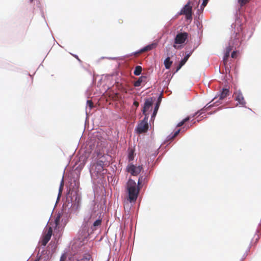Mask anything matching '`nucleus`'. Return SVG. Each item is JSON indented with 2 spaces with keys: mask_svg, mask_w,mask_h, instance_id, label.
<instances>
[{
  "mask_svg": "<svg viewBox=\"0 0 261 261\" xmlns=\"http://www.w3.org/2000/svg\"><path fill=\"white\" fill-rule=\"evenodd\" d=\"M140 186L132 179H129L126 183V189L128 194V201L130 203H135L140 190Z\"/></svg>",
  "mask_w": 261,
  "mask_h": 261,
  "instance_id": "nucleus-1",
  "label": "nucleus"
},
{
  "mask_svg": "<svg viewBox=\"0 0 261 261\" xmlns=\"http://www.w3.org/2000/svg\"><path fill=\"white\" fill-rule=\"evenodd\" d=\"M152 105L153 100L152 98L145 99L142 109V113L145 117L147 116V118H149V112L152 110Z\"/></svg>",
  "mask_w": 261,
  "mask_h": 261,
  "instance_id": "nucleus-2",
  "label": "nucleus"
},
{
  "mask_svg": "<svg viewBox=\"0 0 261 261\" xmlns=\"http://www.w3.org/2000/svg\"><path fill=\"white\" fill-rule=\"evenodd\" d=\"M147 116L145 117L138 124L136 130L139 134H142L146 132L148 129Z\"/></svg>",
  "mask_w": 261,
  "mask_h": 261,
  "instance_id": "nucleus-3",
  "label": "nucleus"
},
{
  "mask_svg": "<svg viewBox=\"0 0 261 261\" xmlns=\"http://www.w3.org/2000/svg\"><path fill=\"white\" fill-rule=\"evenodd\" d=\"M188 34L186 32L178 33L174 39V44L173 47L176 48L175 44H180L185 43L187 39Z\"/></svg>",
  "mask_w": 261,
  "mask_h": 261,
  "instance_id": "nucleus-4",
  "label": "nucleus"
},
{
  "mask_svg": "<svg viewBox=\"0 0 261 261\" xmlns=\"http://www.w3.org/2000/svg\"><path fill=\"white\" fill-rule=\"evenodd\" d=\"M192 6H190V2H189L181 10L180 14L185 15L187 19H192Z\"/></svg>",
  "mask_w": 261,
  "mask_h": 261,
  "instance_id": "nucleus-5",
  "label": "nucleus"
},
{
  "mask_svg": "<svg viewBox=\"0 0 261 261\" xmlns=\"http://www.w3.org/2000/svg\"><path fill=\"white\" fill-rule=\"evenodd\" d=\"M143 169L141 166H136L133 164H129L127 166V171L131 174L133 176L138 175Z\"/></svg>",
  "mask_w": 261,
  "mask_h": 261,
  "instance_id": "nucleus-6",
  "label": "nucleus"
},
{
  "mask_svg": "<svg viewBox=\"0 0 261 261\" xmlns=\"http://www.w3.org/2000/svg\"><path fill=\"white\" fill-rule=\"evenodd\" d=\"M53 234V229L51 227H49L47 228V231L46 233L43 236L41 243V245L43 246H45L48 241L50 240L51 237Z\"/></svg>",
  "mask_w": 261,
  "mask_h": 261,
  "instance_id": "nucleus-7",
  "label": "nucleus"
},
{
  "mask_svg": "<svg viewBox=\"0 0 261 261\" xmlns=\"http://www.w3.org/2000/svg\"><path fill=\"white\" fill-rule=\"evenodd\" d=\"M234 95L236 100L238 101L240 105L244 106L246 104L243 94L240 91L235 92Z\"/></svg>",
  "mask_w": 261,
  "mask_h": 261,
  "instance_id": "nucleus-8",
  "label": "nucleus"
},
{
  "mask_svg": "<svg viewBox=\"0 0 261 261\" xmlns=\"http://www.w3.org/2000/svg\"><path fill=\"white\" fill-rule=\"evenodd\" d=\"M229 94V90L227 88H223L220 94L218 96L219 100H223Z\"/></svg>",
  "mask_w": 261,
  "mask_h": 261,
  "instance_id": "nucleus-9",
  "label": "nucleus"
},
{
  "mask_svg": "<svg viewBox=\"0 0 261 261\" xmlns=\"http://www.w3.org/2000/svg\"><path fill=\"white\" fill-rule=\"evenodd\" d=\"M147 77L146 76H144V75H142L141 76H140L138 80L136 81L134 84V85L135 87H139L140 86H141V84L142 83H146L147 82Z\"/></svg>",
  "mask_w": 261,
  "mask_h": 261,
  "instance_id": "nucleus-10",
  "label": "nucleus"
},
{
  "mask_svg": "<svg viewBox=\"0 0 261 261\" xmlns=\"http://www.w3.org/2000/svg\"><path fill=\"white\" fill-rule=\"evenodd\" d=\"M191 55V53L188 54L184 58V59H182L181 60V61L180 62L178 66L177 67V69L176 70V72L177 71H178L181 68V67L185 64V63H186V62L188 61V59L190 57Z\"/></svg>",
  "mask_w": 261,
  "mask_h": 261,
  "instance_id": "nucleus-11",
  "label": "nucleus"
},
{
  "mask_svg": "<svg viewBox=\"0 0 261 261\" xmlns=\"http://www.w3.org/2000/svg\"><path fill=\"white\" fill-rule=\"evenodd\" d=\"M198 113H199V112H197L195 113V114L190 115V116H188L186 118L184 119L181 122H179L177 124V127H180V126H182L186 122L188 121L191 118H194Z\"/></svg>",
  "mask_w": 261,
  "mask_h": 261,
  "instance_id": "nucleus-12",
  "label": "nucleus"
},
{
  "mask_svg": "<svg viewBox=\"0 0 261 261\" xmlns=\"http://www.w3.org/2000/svg\"><path fill=\"white\" fill-rule=\"evenodd\" d=\"M156 45H157V44L155 43H151V44H149V45L146 46L145 47H143L141 49V52H145V51H149V50H152V49L155 48Z\"/></svg>",
  "mask_w": 261,
  "mask_h": 261,
  "instance_id": "nucleus-13",
  "label": "nucleus"
},
{
  "mask_svg": "<svg viewBox=\"0 0 261 261\" xmlns=\"http://www.w3.org/2000/svg\"><path fill=\"white\" fill-rule=\"evenodd\" d=\"M180 129H179L176 130L173 134L169 135L167 138V141H169L173 140L179 133Z\"/></svg>",
  "mask_w": 261,
  "mask_h": 261,
  "instance_id": "nucleus-14",
  "label": "nucleus"
},
{
  "mask_svg": "<svg viewBox=\"0 0 261 261\" xmlns=\"http://www.w3.org/2000/svg\"><path fill=\"white\" fill-rule=\"evenodd\" d=\"M147 181V176H140L138 179V184L139 186H141L142 184H144V183Z\"/></svg>",
  "mask_w": 261,
  "mask_h": 261,
  "instance_id": "nucleus-15",
  "label": "nucleus"
},
{
  "mask_svg": "<svg viewBox=\"0 0 261 261\" xmlns=\"http://www.w3.org/2000/svg\"><path fill=\"white\" fill-rule=\"evenodd\" d=\"M164 65L165 68L167 69H169L172 64V61H170V59L169 57H167L164 62Z\"/></svg>",
  "mask_w": 261,
  "mask_h": 261,
  "instance_id": "nucleus-16",
  "label": "nucleus"
},
{
  "mask_svg": "<svg viewBox=\"0 0 261 261\" xmlns=\"http://www.w3.org/2000/svg\"><path fill=\"white\" fill-rule=\"evenodd\" d=\"M101 220L100 219L96 220L93 223L92 229L93 230H96L97 226L101 225Z\"/></svg>",
  "mask_w": 261,
  "mask_h": 261,
  "instance_id": "nucleus-17",
  "label": "nucleus"
},
{
  "mask_svg": "<svg viewBox=\"0 0 261 261\" xmlns=\"http://www.w3.org/2000/svg\"><path fill=\"white\" fill-rule=\"evenodd\" d=\"M95 218V217L94 216L93 214H91L89 216H87L84 219V222L86 223V224L88 225L89 223H91V220H93Z\"/></svg>",
  "mask_w": 261,
  "mask_h": 261,
  "instance_id": "nucleus-18",
  "label": "nucleus"
},
{
  "mask_svg": "<svg viewBox=\"0 0 261 261\" xmlns=\"http://www.w3.org/2000/svg\"><path fill=\"white\" fill-rule=\"evenodd\" d=\"M132 203H130L129 201H128V198L126 201L124 202V208L125 211L129 212Z\"/></svg>",
  "mask_w": 261,
  "mask_h": 261,
  "instance_id": "nucleus-19",
  "label": "nucleus"
},
{
  "mask_svg": "<svg viewBox=\"0 0 261 261\" xmlns=\"http://www.w3.org/2000/svg\"><path fill=\"white\" fill-rule=\"evenodd\" d=\"M142 68L140 66H137L134 70V74L135 75H139L141 73Z\"/></svg>",
  "mask_w": 261,
  "mask_h": 261,
  "instance_id": "nucleus-20",
  "label": "nucleus"
},
{
  "mask_svg": "<svg viewBox=\"0 0 261 261\" xmlns=\"http://www.w3.org/2000/svg\"><path fill=\"white\" fill-rule=\"evenodd\" d=\"M91 256L89 254H85L83 257L80 259H77L76 261H89Z\"/></svg>",
  "mask_w": 261,
  "mask_h": 261,
  "instance_id": "nucleus-21",
  "label": "nucleus"
},
{
  "mask_svg": "<svg viewBox=\"0 0 261 261\" xmlns=\"http://www.w3.org/2000/svg\"><path fill=\"white\" fill-rule=\"evenodd\" d=\"M229 54H230V53L225 51V55L223 57V63L225 65L227 63L228 59L229 57Z\"/></svg>",
  "mask_w": 261,
  "mask_h": 261,
  "instance_id": "nucleus-22",
  "label": "nucleus"
},
{
  "mask_svg": "<svg viewBox=\"0 0 261 261\" xmlns=\"http://www.w3.org/2000/svg\"><path fill=\"white\" fill-rule=\"evenodd\" d=\"M159 104L156 103V106H155V107L154 108V111H153V114H152V115L151 116V118H152L156 116L157 112H158V109H159Z\"/></svg>",
  "mask_w": 261,
  "mask_h": 261,
  "instance_id": "nucleus-23",
  "label": "nucleus"
},
{
  "mask_svg": "<svg viewBox=\"0 0 261 261\" xmlns=\"http://www.w3.org/2000/svg\"><path fill=\"white\" fill-rule=\"evenodd\" d=\"M233 47V43H229V45L226 48V52L230 53Z\"/></svg>",
  "mask_w": 261,
  "mask_h": 261,
  "instance_id": "nucleus-24",
  "label": "nucleus"
},
{
  "mask_svg": "<svg viewBox=\"0 0 261 261\" xmlns=\"http://www.w3.org/2000/svg\"><path fill=\"white\" fill-rule=\"evenodd\" d=\"M249 0H238V3L241 6H243L248 3Z\"/></svg>",
  "mask_w": 261,
  "mask_h": 261,
  "instance_id": "nucleus-25",
  "label": "nucleus"
},
{
  "mask_svg": "<svg viewBox=\"0 0 261 261\" xmlns=\"http://www.w3.org/2000/svg\"><path fill=\"white\" fill-rule=\"evenodd\" d=\"M87 105L89 107L90 109L91 110L92 108H93V103L92 100H88L87 101Z\"/></svg>",
  "mask_w": 261,
  "mask_h": 261,
  "instance_id": "nucleus-26",
  "label": "nucleus"
},
{
  "mask_svg": "<svg viewBox=\"0 0 261 261\" xmlns=\"http://www.w3.org/2000/svg\"><path fill=\"white\" fill-rule=\"evenodd\" d=\"M60 216H58L55 219V223H56V226H57L59 223H60Z\"/></svg>",
  "mask_w": 261,
  "mask_h": 261,
  "instance_id": "nucleus-27",
  "label": "nucleus"
},
{
  "mask_svg": "<svg viewBox=\"0 0 261 261\" xmlns=\"http://www.w3.org/2000/svg\"><path fill=\"white\" fill-rule=\"evenodd\" d=\"M208 1V0H203V1L202 2V5H201V7H203V8L205 6H206V5L207 4Z\"/></svg>",
  "mask_w": 261,
  "mask_h": 261,
  "instance_id": "nucleus-28",
  "label": "nucleus"
},
{
  "mask_svg": "<svg viewBox=\"0 0 261 261\" xmlns=\"http://www.w3.org/2000/svg\"><path fill=\"white\" fill-rule=\"evenodd\" d=\"M231 57L232 58H236L237 57V51H233L231 55Z\"/></svg>",
  "mask_w": 261,
  "mask_h": 261,
  "instance_id": "nucleus-29",
  "label": "nucleus"
},
{
  "mask_svg": "<svg viewBox=\"0 0 261 261\" xmlns=\"http://www.w3.org/2000/svg\"><path fill=\"white\" fill-rule=\"evenodd\" d=\"M63 187V180H62L61 184L60 185V189H59V194L62 192Z\"/></svg>",
  "mask_w": 261,
  "mask_h": 261,
  "instance_id": "nucleus-30",
  "label": "nucleus"
},
{
  "mask_svg": "<svg viewBox=\"0 0 261 261\" xmlns=\"http://www.w3.org/2000/svg\"><path fill=\"white\" fill-rule=\"evenodd\" d=\"M128 159H129V161H132L134 159L133 153L129 154Z\"/></svg>",
  "mask_w": 261,
  "mask_h": 261,
  "instance_id": "nucleus-31",
  "label": "nucleus"
},
{
  "mask_svg": "<svg viewBox=\"0 0 261 261\" xmlns=\"http://www.w3.org/2000/svg\"><path fill=\"white\" fill-rule=\"evenodd\" d=\"M134 105L136 107H138L139 105V103L138 101H135L134 102Z\"/></svg>",
  "mask_w": 261,
  "mask_h": 261,
  "instance_id": "nucleus-32",
  "label": "nucleus"
},
{
  "mask_svg": "<svg viewBox=\"0 0 261 261\" xmlns=\"http://www.w3.org/2000/svg\"><path fill=\"white\" fill-rule=\"evenodd\" d=\"M102 162L100 161V163H98L97 164L99 165L100 166H101L102 164Z\"/></svg>",
  "mask_w": 261,
  "mask_h": 261,
  "instance_id": "nucleus-33",
  "label": "nucleus"
},
{
  "mask_svg": "<svg viewBox=\"0 0 261 261\" xmlns=\"http://www.w3.org/2000/svg\"><path fill=\"white\" fill-rule=\"evenodd\" d=\"M235 41L238 42H239L238 39H236Z\"/></svg>",
  "mask_w": 261,
  "mask_h": 261,
  "instance_id": "nucleus-34",
  "label": "nucleus"
},
{
  "mask_svg": "<svg viewBox=\"0 0 261 261\" xmlns=\"http://www.w3.org/2000/svg\"><path fill=\"white\" fill-rule=\"evenodd\" d=\"M212 105H210V106H208V107H212Z\"/></svg>",
  "mask_w": 261,
  "mask_h": 261,
  "instance_id": "nucleus-35",
  "label": "nucleus"
},
{
  "mask_svg": "<svg viewBox=\"0 0 261 261\" xmlns=\"http://www.w3.org/2000/svg\"><path fill=\"white\" fill-rule=\"evenodd\" d=\"M60 261H64V260H63V259H60Z\"/></svg>",
  "mask_w": 261,
  "mask_h": 261,
  "instance_id": "nucleus-36",
  "label": "nucleus"
},
{
  "mask_svg": "<svg viewBox=\"0 0 261 261\" xmlns=\"http://www.w3.org/2000/svg\"><path fill=\"white\" fill-rule=\"evenodd\" d=\"M33 1V0H30L31 2H32Z\"/></svg>",
  "mask_w": 261,
  "mask_h": 261,
  "instance_id": "nucleus-37",
  "label": "nucleus"
}]
</instances>
